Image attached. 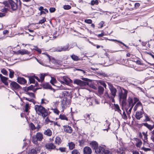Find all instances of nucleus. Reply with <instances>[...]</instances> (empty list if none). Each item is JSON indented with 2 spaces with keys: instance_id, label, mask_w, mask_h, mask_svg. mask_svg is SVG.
<instances>
[{
  "instance_id": "2eb2a0df",
  "label": "nucleus",
  "mask_w": 154,
  "mask_h": 154,
  "mask_svg": "<svg viewBox=\"0 0 154 154\" xmlns=\"http://www.w3.org/2000/svg\"><path fill=\"white\" fill-rule=\"evenodd\" d=\"M94 98H86V100L87 101L86 103V105L87 106H89L91 105H92L93 103L92 101L94 100Z\"/></svg>"
},
{
  "instance_id": "b1692460",
  "label": "nucleus",
  "mask_w": 154,
  "mask_h": 154,
  "mask_svg": "<svg viewBox=\"0 0 154 154\" xmlns=\"http://www.w3.org/2000/svg\"><path fill=\"white\" fill-rule=\"evenodd\" d=\"M136 140L137 141V143H136V146L138 147H140L142 145V142L141 140L139 139L135 138Z\"/></svg>"
},
{
  "instance_id": "c9c22d12",
  "label": "nucleus",
  "mask_w": 154,
  "mask_h": 154,
  "mask_svg": "<svg viewBox=\"0 0 154 154\" xmlns=\"http://www.w3.org/2000/svg\"><path fill=\"white\" fill-rule=\"evenodd\" d=\"M29 127L32 131H34L36 129V127L35 125L32 122L30 123L29 124Z\"/></svg>"
},
{
  "instance_id": "69168bd1",
  "label": "nucleus",
  "mask_w": 154,
  "mask_h": 154,
  "mask_svg": "<svg viewBox=\"0 0 154 154\" xmlns=\"http://www.w3.org/2000/svg\"><path fill=\"white\" fill-rule=\"evenodd\" d=\"M42 126L41 125H40V124H37V126H36V129H37V131H39V129L41 128Z\"/></svg>"
},
{
  "instance_id": "a19ab883",
  "label": "nucleus",
  "mask_w": 154,
  "mask_h": 154,
  "mask_svg": "<svg viewBox=\"0 0 154 154\" xmlns=\"http://www.w3.org/2000/svg\"><path fill=\"white\" fill-rule=\"evenodd\" d=\"M1 72L4 75H8V72L5 69H2L1 70Z\"/></svg>"
},
{
  "instance_id": "20e7f679",
  "label": "nucleus",
  "mask_w": 154,
  "mask_h": 154,
  "mask_svg": "<svg viewBox=\"0 0 154 154\" xmlns=\"http://www.w3.org/2000/svg\"><path fill=\"white\" fill-rule=\"evenodd\" d=\"M134 101L133 99L130 97H128L127 100V103L126 106L133 107L134 104L139 100L138 99L137 97H134Z\"/></svg>"
},
{
  "instance_id": "de8ad7c7",
  "label": "nucleus",
  "mask_w": 154,
  "mask_h": 154,
  "mask_svg": "<svg viewBox=\"0 0 154 154\" xmlns=\"http://www.w3.org/2000/svg\"><path fill=\"white\" fill-rule=\"evenodd\" d=\"M56 82V80L55 78L53 77H51V79L50 81V82L52 85H54V84Z\"/></svg>"
},
{
  "instance_id": "1a4fd4ad",
  "label": "nucleus",
  "mask_w": 154,
  "mask_h": 154,
  "mask_svg": "<svg viewBox=\"0 0 154 154\" xmlns=\"http://www.w3.org/2000/svg\"><path fill=\"white\" fill-rule=\"evenodd\" d=\"M73 83L75 84L81 86H84L86 85L87 83L79 79H76L74 80Z\"/></svg>"
},
{
  "instance_id": "680f3d73",
  "label": "nucleus",
  "mask_w": 154,
  "mask_h": 154,
  "mask_svg": "<svg viewBox=\"0 0 154 154\" xmlns=\"http://www.w3.org/2000/svg\"><path fill=\"white\" fill-rule=\"evenodd\" d=\"M53 110L54 112L57 115H58L60 112L57 109H53Z\"/></svg>"
},
{
  "instance_id": "2f4dec72",
  "label": "nucleus",
  "mask_w": 154,
  "mask_h": 154,
  "mask_svg": "<svg viewBox=\"0 0 154 154\" xmlns=\"http://www.w3.org/2000/svg\"><path fill=\"white\" fill-rule=\"evenodd\" d=\"M59 118L62 120L68 121V119L66 116L63 114H60L59 116Z\"/></svg>"
},
{
  "instance_id": "774afa93",
  "label": "nucleus",
  "mask_w": 154,
  "mask_h": 154,
  "mask_svg": "<svg viewBox=\"0 0 154 154\" xmlns=\"http://www.w3.org/2000/svg\"><path fill=\"white\" fill-rule=\"evenodd\" d=\"M104 23V22L103 21H101L100 22L99 24V25L100 26V28H102L103 26V24Z\"/></svg>"
},
{
  "instance_id": "412c9836",
  "label": "nucleus",
  "mask_w": 154,
  "mask_h": 154,
  "mask_svg": "<svg viewBox=\"0 0 154 154\" xmlns=\"http://www.w3.org/2000/svg\"><path fill=\"white\" fill-rule=\"evenodd\" d=\"M37 139L38 141H42L43 138V134H42L40 132L37 133L36 134V135L35 136Z\"/></svg>"
},
{
  "instance_id": "7c9ffc66",
  "label": "nucleus",
  "mask_w": 154,
  "mask_h": 154,
  "mask_svg": "<svg viewBox=\"0 0 154 154\" xmlns=\"http://www.w3.org/2000/svg\"><path fill=\"white\" fill-rule=\"evenodd\" d=\"M143 134L144 136V138L143 139V140L144 142L146 143V142L147 141V132L146 133L144 132H143L142 133Z\"/></svg>"
},
{
  "instance_id": "ea45409f",
  "label": "nucleus",
  "mask_w": 154,
  "mask_h": 154,
  "mask_svg": "<svg viewBox=\"0 0 154 154\" xmlns=\"http://www.w3.org/2000/svg\"><path fill=\"white\" fill-rule=\"evenodd\" d=\"M9 70L10 71V73L9 74V77L10 78H12L14 76V72L12 70L9 69Z\"/></svg>"
},
{
  "instance_id": "a211bd4d",
  "label": "nucleus",
  "mask_w": 154,
  "mask_h": 154,
  "mask_svg": "<svg viewBox=\"0 0 154 154\" xmlns=\"http://www.w3.org/2000/svg\"><path fill=\"white\" fill-rule=\"evenodd\" d=\"M90 145L92 148L95 150L96 149H97L98 147V144L97 143L96 141H92L90 143Z\"/></svg>"
},
{
  "instance_id": "5fc2aeb1",
  "label": "nucleus",
  "mask_w": 154,
  "mask_h": 154,
  "mask_svg": "<svg viewBox=\"0 0 154 154\" xmlns=\"http://www.w3.org/2000/svg\"><path fill=\"white\" fill-rule=\"evenodd\" d=\"M71 8V6L69 5H65L63 6V8L64 9L69 10Z\"/></svg>"
},
{
  "instance_id": "4be33fe9",
  "label": "nucleus",
  "mask_w": 154,
  "mask_h": 154,
  "mask_svg": "<svg viewBox=\"0 0 154 154\" xmlns=\"http://www.w3.org/2000/svg\"><path fill=\"white\" fill-rule=\"evenodd\" d=\"M44 134L45 135L48 137H50L52 135V131L50 129H48L47 130H45L44 131Z\"/></svg>"
},
{
  "instance_id": "39448f33",
  "label": "nucleus",
  "mask_w": 154,
  "mask_h": 154,
  "mask_svg": "<svg viewBox=\"0 0 154 154\" xmlns=\"http://www.w3.org/2000/svg\"><path fill=\"white\" fill-rule=\"evenodd\" d=\"M58 80L62 84H65L68 85L72 82V80L66 76H63L61 78V79H58Z\"/></svg>"
},
{
  "instance_id": "4468645a",
  "label": "nucleus",
  "mask_w": 154,
  "mask_h": 154,
  "mask_svg": "<svg viewBox=\"0 0 154 154\" xmlns=\"http://www.w3.org/2000/svg\"><path fill=\"white\" fill-rule=\"evenodd\" d=\"M69 105V103L68 101H67L66 100H63L61 103V107L63 109V111L64 109H66L68 105Z\"/></svg>"
},
{
  "instance_id": "0e129e2a",
  "label": "nucleus",
  "mask_w": 154,
  "mask_h": 154,
  "mask_svg": "<svg viewBox=\"0 0 154 154\" xmlns=\"http://www.w3.org/2000/svg\"><path fill=\"white\" fill-rule=\"evenodd\" d=\"M56 10V9L54 8H51L49 9L50 12L51 13L54 12Z\"/></svg>"
},
{
  "instance_id": "9b49d317",
  "label": "nucleus",
  "mask_w": 154,
  "mask_h": 154,
  "mask_svg": "<svg viewBox=\"0 0 154 154\" xmlns=\"http://www.w3.org/2000/svg\"><path fill=\"white\" fill-rule=\"evenodd\" d=\"M105 146H99L97 149H96L95 152L97 154H103L104 151Z\"/></svg>"
},
{
  "instance_id": "4d7b16f0",
  "label": "nucleus",
  "mask_w": 154,
  "mask_h": 154,
  "mask_svg": "<svg viewBox=\"0 0 154 154\" xmlns=\"http://www.w3.org/2000/svg\"><path fill=\"white\" fill-rule=\"evenodd\" d=\"M48 102V101L46 100L45 99H42L41 104H42L43 103H44L45 104H46Z\"/></svg>"
},
{
  "instance_id": "e433bc0d",
  "label": "nucleus",
  "mask_w": 154,
  "mask_h": 154,
  "mask_svg": "<svg viewBox=\"0 0 154 154\" xmlns=\"http://www.w3.org/2000/svg\"><path fill=\"white\" fill-rule=\"evenodd\" d=\"M133 107L126 106L125 107L126 110L127 111V113L128 114H130Z\"/></svg>"
},
{
  "instance_id": "72a5a7b5",
  "label": "nucleus",
  "mask_w": 154,
  "mask_h": 154,
  "mask_svg": "<svg viewBox=\"0 0 154 154\" xmlns=\"http://www.w3.org/2000/svg\"><path fill=\"white\" fill-rule=\"evenodd\" d=\"M18 52L19 54L23 55L28 54V51L24 49L22 50H19L18 51Z\"/></svg>"
},
{
  "instance_id": "f03ea898",
  "label": "nucleus",
  "mask_w": 154,
  "mask_h": 154,
  "mask_svg": "<svg viewBox=\"0 0 154 154\" xmlns=\"http://www.w3.org/2000/svg\"><path fill=\"white\" fill-rule=\"evenodd\" d=\"M46 75L45 74H40L38 75V76L33 75L29 78L30 83H34L35 82V79H36L38 82L42 83L44 79V78Z\"/></svg>"
},
{
  "instance_id": "3c124183",
  "label": "nucleus",
  "mask_w": 154,
  "mask_h": 154,
  "mask_svg": "<svg viewBox=\"0 0 154 154\" xmlns=\"http://www.w3.org/2000/svg\"><path fill=\"white\" fill-rule=\"evenodd\" d=\"M103 153L104 154H112V153L111 152L108 150H105L104 151Z\"/></svg>"
},
{
  "instance_id": "393cba45",
  "label": "nucleus",
  "mask_w": 154,
  "mask_h": 154,
  "mask_svg": "<svg viewBox=\"0 0 154 154\" xmlns=\"http://www.w3.org/2000/svg\"><path fill=\"white\" fill-rule=\"evenodd\" d=\"M60 47H61V51H69V46L68 44H66L65 45Z\"/></svg>"
},
{
  "instance_id": "6e6552de",
  "label": "nucleus",
  "mask_w": 154,
  "mask_h": 154,
  "mask_svg": "<svg viewBox=\"0 0 154 154\" xmlns=\"http://www.w3.org/2000/svg\"><path fill=\"white\" fill-rule=\"evenodd\" d=\"M8 2L12 11H15L17 10L18 5L15 2L12 0H8Z\"/></svg>"
},
{
  "instance_id": "09e8293b",
  "label": "nucleus",
  "mask_w": 154,
  "mask_h": 154,
  "mask_svg": "<svg viewBox=\"0 0 154 154\" xmlns=\"http://www.w3.org/2000/svg\"><path fill=\"white\" fill-rule=\"evenodd\" d=\"M35 48L33 49L38 51L39 54H41L42 52L41 50L38 48L36 46H34Z\"/></svg>"
},
{
  "instance_id": "49530a36",
  "label": "nucleus",
  "mask_w": 154,
  "mask_h": 154,
  "mask_svg": "<svg viewBox=\"0 0 154 154\" xmlns=\"http://www.w3.org/2000/svg\"><path fill=\"white\" fill-rule=\"evenodd\" d=\"M122 116V118L124 119H127V116L126 115L125 112V111H123V114L121 115Z\"/></svg>"
},
{
  "instance_id": "9d476101",
  "label": "nucleus",
  "mask_w": 154,
  "mask_h": 154,
  "mask_svg": "<svg viewBox=\"0 0 154 154\" xmlns=\"http://www.w3.org/2000/svg\"><path fill=\"white\" fill-rule=\"evenodd\" d=\"M45 147L46 149L50 151L55 149L56 148V146L52 143H47Z\"/></svg>"
},
{
  "instance_id": "f8f14e48",
  "label": "nucleus",
  "mask_w": 154,
  "mask_h": 154,
  "mask_svg": "<svg viewBox=\"0 0 154 154\" xmlns=\"http://www.w3.org/2000/svg\"><path fill=\"white\" fill-rule=\"evenodd\" d=\"M0 78L3 83L6 85H8V82H10L11 81L8 79V78L3 76L1 74H0Z\"/></svg>"
},
{
  "instance_id": "cd10ccee",
  "label": "nucleus",
  "mask_w": 154,
  "mask_h": 154,
  "mask_svg": "<svg viewBox=\"0 0 154 154\" xmlns=\"http://www.w3.org/2000/svg\"><path fill=\"white\" fill-rule=\"evenodd\" d=\"M72 59L75 61H78L80 60L78 56H77L74 54L70 56Z\"/></svg>"
},
{
  "instance_id": "864d4df0",
  "label": "nucleus",
  "mask_w": 154,
  "mask_h": 154,
  "mask_svg": "<svg viewBox=\"0 0 154 154\" xmlns=\"http://www.w3.org/2000/svg\"><path fill=\"white\" fill-rule=\"evenodd\" d=\"M47 56L48 57L49 59L50 62H51L53 63H55V60L54 59H52V60H51L50 59V56L48 55V54H46Z\"/></svg>"
},
{
  "instance_id": "0eeeda50",
  "label": "nucleus",
  "mask_w": 154,
  "mask_h": 154,
  "mask_svg": "<svg viewBox=\"0 0 154 154\" xmlns=\"http://www.w3.org/2000/svg\"><path fill=\"white\" fill-rule=\"evenodd\" d=\"M10 87L13 90H18L20 88V86L14 81H10Z\"/></svg>"
},
{
  "instance_id": "a18cd8bd",
  "label": "nucleus",
  "mask_w": 154,
  "mask_h": 154,
  "mask_svg": "<svg viewBox=\"0 0 154 154\" xmlns=\"http://www.w3.org/2000/svg\"><path fill=\"white\" fill-rule=\"evenodd\" d=\"M29 154H37L35 149H32L29 153Z\"/></svg>"
},
{
  "instance_id": "aec40b11",
  "label": "nucleus",
  "mask_w": 154,
  "mask_h": 154,
  "mask_svg": "<svg viewBox=\"0 0 154 154\" xmlns=\"http://www.w3.org/2000/svg\"><path fill=\"white\" fill-rule=\"evenodd\" d=\"M143 112L141 111H137L135 116L136 118L138 120H140L143 116Z\"/></svg>"
},
{
  "instance_id": "052dcab7",
  "label": "nucleus",
  "mask_w": 154,
  "mask_h": 154,
  "mask_svg": "<svg viewBox=\"0 0 154 154\" xmlns=\"http://www.w3.org/2000/svg\"><path fill=\"white\" fill-rule=\"evenodd\" d=\"M23 99L30 102H33L34 101V100L33 99H29V98L26 97H23Z\"/></svg>"
},
{
  "instance_id": "c03bdc74",
  "label": "nucleus",
  "mask_w": 154,
  "mask_h": 154,
  "mask_svg": "<svg viewBox=\"0 0 154 154\" xmlns=\"http://www.w3.org/2000/svg\"><path fill=\"white\" fill-rule=\"evenodd\" d=\"M111 41H117V42H118L119 43H121V44H122V45H123L124 46H125L127 48H129L127 46H126V45L124 43L122 42L119 41H118V40H114V39H111Z\"/></svg>"
},
{
  "instance_id": "c756f323",
  "label": "nucleus",
  "mask_w": 154,
  "mask_h": 154,
  "mask_svg": "<svg viewBox=\"0 0 154 154\" xmlns=\"http://www.w3.org/2000/svg\"><path fill=\"white\" fill-rule=\"evenodd\" d=\"M143 125L144 126L146 127L150 130H151L154 127V126L153 125H149L147 123H144L143 124Z\"/></svg>"
},
{
  "instance_id": "bb28decb",
  "label": "nucleus",
  "mask_w": 154,
  "mask_h": 154,
  "mask_svg": "<svg viewBox=\"0 0 154 154\" xmlns=\"http://www.w3.org/2000/svg\"><path fill=\"white\" fill-rule=\"evenodd\" d=\"M114 109L115 111H117L121 115H122L121 111L120 110L119 106L117 104H114Z\"/></svg>"
},
{
  "instance_id": "338daca9",
  "label": "nucleus",
  "mask_w": 154,
  "mask_h": 154,
  "mask_svg": "<svg viewBox=\"0 0 154 154\" xmlns=\"http://www.w3.org/2000/svg\"><path fill=\"white\" fill-rule=\"evenodd\" d=\"M100 84L103 86L104 87L106 88V84L103 81H101L100 82Z\"/></svg>"
},
{
  "instance_id": "6e6d98bb",
  "label": "nucleus",
  "mask_w": 154,
  "mask_h": 154,
  "mask_svg": "<svg viewBox=\"0 0 154 154\" xmlns=\"http://www.w3.org/2000/svg\"><path fill=\"white\" fill-rule=\"evenodd\" d=\"M145 119L144 120V121L147 122L149 121L150 120L148 116L146 114L145 115Z\"/></svg>"
},
{
  "instance_id": "7ed1b4c3",
  "label": "nucleus",
  "mask_w": 154,
  "mask_h": 154,
  "mask_svg": "<svg viewBox=\"0 0 154 154\" xmlns=\"http://www.w3.org/2000/svg\"><path fill=\"white\" fill-rule=\"evenodd\" d=\"M121 89V92L119 93V99L120 100L122 101V103L123 104H125L128 91L126 90L123 88Z\"/></svg>"
},
{
  "instance_id": "58836bf2",
  "label": "nucleus",
  "mask_w": 154,
  "mask_h": 154,
  "mask_svg": "<svg viewBox=\"0 0 154 154\" xmlns=\"http://www.w3.org/2000/svg\"><path fill=\"white\" fill-rule=\"evenodd\" d=\"M32 142L33 143H34L35 144H37L38 142L37 141H38L37 140V138L35 137V136H33L32 137Z\"/></svg>"
},
{
  "instance_id": "37998d69",
  "label": "nucleus",
  "mask_w": 154,
  "mask_h": 154,
  "mask_svg": "<svg viewBox=\"0 0 154 154\" xmlns=\"http://www.w3.org/2000/svg\"><path fill=\"white\" fill-rule=\"evenodd\" d=\"M91 125L93 127L95 128L97 125V122H95L94 121H93L91 122Z\"/></svg>"
},
{
  "instance_id": "ddd939ff",
  "label": "nucleus",
  "mask_w": 154,
  "mask_h": 154,
  "mask_svg": "<svg viewBox=\"0 0 154 154\" xmlns=\"http://www.w3.org/2000/svg\"><path fill=\"white\" fill-rule=\"evenodd\" d=\"M64 131L66 133L71 134L72 131V128L67 125H64L63 126Z\"/></svg>"
},
{
  "instance_id": "8fccbe9b",
  "label": "nucleus",
  "mask_w": 154,
  "mask_h": 154,
  "mask_svg": "<svg viewBox=\"0 0 154 154\" xmlns=\"http://www.w3.org/2000/svg\"><path fill=\"white\" fill-rule=\"evenodd\" d=\"M84 21L85 23L88 24H91L92 23V20L91 19H85Z\"/></svg>"
},
{
  "instance_id": "f3484780",
  "label": "nucleus",
  "mask_w": 154,
  "mask_h": 154,
  "mask_svg": "<svg viewBox=\"0 0 154 154\" xmlns=\"http://www.w3.org/2000/svg\"><path fill=\"white\" fill-rule=\"evenodd\" d=\"M17 82L20 84H24L26 83V80L24 78L21 77L17 78Z\"/></svg>"
},
{
  "instance_id": "603ef678",
  "label": "nucleus",
  "mask_w": 154,
  "mask_h": 154,
  "mask_svg": "<svg viewBox=\"0 0 154 154\" xmlns=\"http://www.w3.org/2000/svg\"><path fill=\"white\" fill-rule=\"evenodd\" d=\"M46 21V19L45 17H43V19L39 20V24H42L44 23L45 21Z\"/></svg>"
},
{
  "instance_id": "6ab92c4d",
  "label": "nucleus",
  "mask_w": 154,
  "mask_h": 154,
  "mask_svg": "<svg viewBox=\"0 0 154 154\" xmlns=\"http://www.w3.org/2000/svg\"><path fill=\"white\" fill-rule=\"evenodd\" d=\"M42 84V82L41 83ZM42 87L45 89H48L51 90L53 89L51 85L48 83H45L42 84Z\"/></svg>"
},
{
  "instance_id": "13d9d810",
  "label": "nucleus",
  "mask_w": 154,
  "mask_h": 154,
  "mask_svg": "<svg viewBox=\"0 0 154 154\" xmlns=\"http://www.w3.org/2000/svg\"><path fill=\"white\" fill-rule=\"evenodd\" d=\"M25 111L26 112H27L28 111V110L29 109V105L27 103L26 104L25 106Z\"/></svg>"
},
{
  "instance_id": "a878e982",
  "label": "nucleus",
  "mask_w": 154,
  "mask_h": 154,
  "mask_svg": "<svg viewBox=\"0 0 154 154\" xmlns=\"http://www.w3.org/2000/svg\"><path fill=\"white\" fill-rule=\"evenodd\" d=\"M98 93L100 95H102L103 94L104 91V89L103 87L99 86L98 88Z\"/></svg>"
},
{
  "instance_id": "f257e3e1",
  "label": "nucleus",
  "mask_w": 154,
  "mask_h": 154,
  "mask_svg": "<svg viewBox=\"0 0 154 154\" xmlns=\"http://www.w3.org/2000/svg\"><path fill=\"white\" fill-rule=\"evenodd\" d=\"M35 109L36 113L39 115L42 116L44 118H45L49 114L48 110L46 109L41 105H35Z\"/></svg>"
},
{
  "instance_id": "5701e85b",
  "label": "nucleus",
  "mask_w": 154,
  "mask_h": 154,
  "mask_svg": "<svg viewBox=\"0 0 154 154\" xmlns=\"http://www.w3.org/2000/svg\"><path fill=\"white\" fill-rule=\"evenodd\" d=\"M68 146H69V149L70 150L73 149L75 147V144L72 142H70L68 143Z\"/></svg>"
},
{
  "instance_id": "c85d7f7f",
  "label": "nucleus",
  "mask_w": 154,
  "mask_h": 154,
  "mask_svg": "<svg viewBox=\"0 0 154 154\" xmlns=\"http://www.w3.org/2000/svg\"><path fill=\"white\" fill-rule=\"evenodd\" d=\"M61 140L60 138V137H59L57 136L55 138V143L56 144H57L58 145H59L60 143H61Z\"/></svg>"
},
{
  "instance_id": "f704fd0d",
  "label": "nucleus",
  "mask_w": 154,
  "mask_h": 154,
  "mask_svg": "<svg viewBox=\"0 0 154 154\" xmlns=\"http://www.w3.org/2000/svg\"><path fill=\"white\" fill-rule=\"evenodd\" d=\"M142 106V104H141V102L140 101L138 102L134 108V111H136L138 106Z\"/></svg>"
},
{
  "instance_id": "473e14b6",
  "label": "nucleus",
  "mask_w": 154,
  "mask_h": 154,
  "mask_svg": "<svg viewBox=\"0 0 154 154\" xmlns=\"http://www.w3.org/2000/svg\"><path fill=\"white\" fill-rule=\"evenodd\" d=\"M117 78H119L120 79V80H119V81L120 82H124L127 80V78L124 76H119Z\"/></svg>"
},
{
  "instance_id": "79ce46f5",
  "label": "nucleus",
  "mask_w": 154,
  "mask_h": 154,
  "mask_svg": "<svg viewBox=\"0 0 154 154\" xmlns=\"http://www.w3.org/2000/svg\"><path fill=\"white\" fill-rule=\"evenodd\" d=\"M71 154H80V153L78 150L74 149L71 152Z\"/></svg>"
},
{
  "instance_id": "e2e57ef3",
  "label": "nucleus",
  "mask_w": 154,
  "mask_h": 154,
  "mask_svg": "<svg viewBox=\"0 0 154 154\" xmlns=\"http://www.w3.org/2000/svg\"><path fill=\"white\" fill-rule=\"evenodd\" d=\"M59 149L61 152H65L66 151V148L64 147H60Z\"/></svg>"
},
{
  "instance_id": "dca6fc26",
  "label": "nucleus",
  "mask_w": 154,
  "mask_h": 154,
  "mask_svg": "<svg viewBox=\"0 0 154 154\" xmlns=\"http://www.w3.org/2000/svg\"><path fill=\"white\" fill-rule=\"evenodd\" d=\"M84 154H91L92 150L88 146H85L83 149Z\"/></svg>"
},
{
  "instance_id": "423d86ee",
  "label": "nucleus",
  "mask_w": 154,
  "mask_h": 154,
  "mask_svg": "<svg viewBox=\"0 0 154 154\" xmlns=\"http://www.w3.org/2000/svg\"><path fill=\"white\" fill-rule=\"evenodd\" d=\"M108 84L109 88L111 91V94L112 95L111 98H113L116 96L117 90L116 88L114 87L112 84L109 83Z\"/></svg>"
},
{
  "instance_id": "bf43d9fd",
  "label": "nucleus",
  "mask_w": 154,
  "mask_h": 154,
  "mask_svg": "<svg viewBox=\"0 0 154 154\" xmlns=\"http://www.w3.org/2000/svg\"><path fill=\"white\" fill-rule=\"evenodd\" d=\"M61 47L60 46H58L55 49V51L58 52L61 51Z\"/></svg>"
},
{
  "instance_id": "4c0bfd02",
  "label": "nucleus",
  "mask_w": 154,
  "mask_h": 154,
  "mask_svg": "<svg viewBox=\"0 0 154 154\" xmlns=\"http://www.w3.org/2000/svg\"><path fill=\"white\" fill-rule=\"evenodd\" d=\"M98 4V0H92L91 2V4L92 5H97Z\"/></svg>"
}]
</instances>
